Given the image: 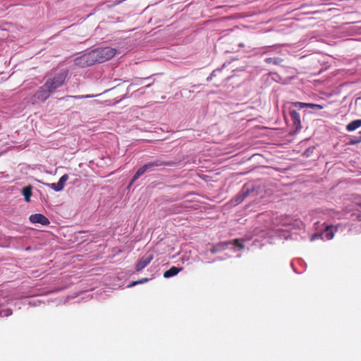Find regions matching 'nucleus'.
Returning a JSON list of instances; mask_svg holds the SVG:
<instances>
[{"label": "nucleus", "mask_w": 361, "mask_h": 361, "mask_svg": "<svg viewBox=\"0 0 361 361\" xmlns=\"http://www.w3.org/2000/svg\"><path fill=\"white\" fill-rule=\"evenodd\" d=\"M264 61L267 63H273L274 65H280L283 62V59L279 57L266 58Z\"/></svg>", "instance_id": "obj_16"}, {"label": "nucleus", "mask_w": 361, "mask_h": 361, "mask_svg": "<svg viewBox=\"0 0 361 361\" xmlns=\"http://www.w3.org/2000/svg\"><path fill=\"white\" fill-rule=\"evenodd\" d=\"M149 281V279H147V278H143V279H142L139 280V283H140V284H142V283H145V282H147V281Z\"/></svg>", "instance_id": "obj_27"}, {"label": "nucleus", "mask_w": 361, "mask_h": 361, "mask_svg": "<svg viewBox=\"0 0 361 361\" xmlns=\"http://www.w3.org/2000/svg\"><path fill=\"white\" fill-rule=\"evenodd\" d=\"M177 164L178 163L176 161H165L163 157L157 158L156 159L145 164L137 171L131 179L128 188H129L133 184V183L135 182L145 173L155 171L156 167L175 166L177 165Z\"/></svg>", "instance_id": "obj_2"}, {"label": "nucleus", "mask_w": 361, "mask_h": 361, "mask_svg": "<svg viewBox=\"0 0 361 361\" xmlns=\"http://www.w3.org/2000/svg\"><path fill=\"white\" fill-rule=\"evenodd\" d=\"M94 64L103 63L111 59L116 54V49L106 47H101L90 51Z\"/></svg>", "instance_id": "obj_3"}, {"label": "nucleus", "mask_w": 361, "mask_h": 361, "mask_svg": "<svg viewBox=\"0 0 361 361\" xmlns=\"http://www.w3.org/2000/svg\"><path fill=\"white\" fill-rule=\"evenodd\" d=\"M292 106L298 108V109H302V108H310L313 111H319L322 109L324 107L323 106L320 104H312V103H305V102H296L292 103Z\"/></svg>", "instance_id": "obj_10"}, {"label": "nucleus", "mask_w": 361, "mask_h": 361, "mask_svg": "<svg viewBox=\"0 0 361 361\" xmlns=\"http://www.w3.org/2000/svg\"><path fill=\"white\" fill-rule=\"evenodd\" d=\"M28 304L30 305L35 306V305L39 304V300H37V301H36V300H30V301H29Z\"/></svg>", "instance_id": "obj_25"}, {"label": "nucleus", "mask_w": 361, "mask_h": 361, "mask_svg": "<svg viewBox=\"0 0 361 361\" xmlns=\"http://www.w3.org/2000/svg\"><path fill=\"white\" fill-rule=\"evenodd\" d=\"M222 68H216L215 70H214L212 73L210 75H212V76L215 77L216 75V73L218 72H220L221 71Z\"/></svg>", "instance_id": "obj_24"}, {"label": "nucleus", "mask_w": 361, "mask_h": 361, "mask_svg": "<svg viewBox=\"0 0 361 361\" xmlns=\"http://www.w3.org/2000/svg\"><path fill=\"white\" fill-rule=\"evenodd\" d=\"M32 187L30 185L25 186L22 189V194L23 195L25 200L27 202H29L30 201V197L32 195Z\"/></svg>", "instance_id": "obj_15"}, {"label": "nucleus", "mask_w": 361, "mask_h": 361, "mask_svg": "<svg viewBox=\"0 0 361 361\" xmlns=\"http://www.w3.org/2000/svg\"><path fill=\"white\" fill-rule=\"evenodd\" d=\"M280 47V45L276 44V45H274V46L268 47H267V48H266V49H267V50H266V51H264V53H267V52H268V51H271V50H273V49H274L275 48H276V47Z\"/></svg>", "instance_id": "obj_22"}, {"label": "nucleus", "mask_w": 361, "mask_h": 361, "mask_svg": "<svg viewBox=\"0 0 361 361\" xmlns=\"http://www.w3.org/2000/svg\"><path fill=\"white\" fill-rule=\"evenodd\" d=\"M152 86V84H148L145 86H144V87H145V90H147V88L150 87Z\"/></svg>", "instance_id": "obj_29"}, {"label": "nucleus", "mask_w": 361, "mask_h": 361, "mask_svg": "<svg viewBox=\"0 0 361 361\" xmlns=\"http://www.w3.org/2000/svg\"><path fill=\"white\" fill-rule=\"evenodd\" d=\"M12 310L11 309H4L0 310V317H8L11 315Z\"/></svg>", "instance_id": "obj_18"}, {"label": "nucleus", "mask_w": 361, "mask_h": 361, "mask_svg": "<svg viewBox=\"0 0 361 361\" xmlns=\"http://www.w3.org/2000/svg\"><path fill=\"white\" fill-rule=\"evenodd\" d=\"M182 269V267H171L169 270L164 273V277L168 279L174 276L177 275Z\"/></svg>", "instance_id": "obj_13"}, {"label": "nucleus", "mask_w": 361, "mask_h": 361, "mask_svg": "<svg viewBox=\"0 0 361 361\" xmlns=\"http://www.w3.org/2000/svg\"><path fill=\"white\" fill-rule=\"evenodd\" d=\"M68 178V174H63L57 183L49 184V186L56 192L61 191L64 188L65 183Z\"/></svg>", "instance_id": "obj_9"}, {"label": "nucleus", "mask_w": 361, "mask_h": 361, "mask_svg": "<svg viewBox=\"0 0 361 361\" xmlns=\"http://www.w3.org/2000/svg\"><path fill=\"white\" fill-rule=\"evenodd\" d=\"M154 255L151 252H147L136 264L135 269L140 271L145 269L153 259Z\"/></svg>", "instance_id": "obj_7"}, {"label": "nucleus", "mask_w": 361, "mask_h": 361, "mask_svg": "<svg viewBox=\"0 0 361 361\" xmlns=\"http://www.w3.org/2000/svg\"><path fill=\"white\" fill-rule=\"evenodd\" d=\"M147 79V78H146ZM145 80V78H139L137 80V82L135 84H130L128 89H130L133 85H141L143 82V80Z\"/></svg>", "instance_id": "obj_21"}, {"label": "nucleus", "mask_w": 361, "mask_h": 361, "mask_svg": "<svg viewBox=\"0 0 361 361\" xmlns=\"http://www.w3.org/2000/svg\"><path fill=\"white\" fill-rule=\"evenodd\" d=\"M74 63L80 67H86L94 65L93 59L90 51L85 53L80 56L76 57L74 59Z\"/></svg>", "instance_id": "obj_6"}, {"label": "nucleus", "mask_w": 361, "mask_h": 361, "mask_svg": "<svg viewBox=\"0 0 361 361\" xmlns=\"http://www.w3.org/2000/svg\"><path fill=\"white\" fill-rule=\"evenodd\" d=\"M334 228L333 226H328L326 227V229L322 232V235L323 236V240H331L334 236Z\"/></svg>", "instance_id": "obj_12"}, {"label": "nucleus", "mask_w": 361, "mask_h": 361, "mask_svg": "<svg viewBox=\"0 0 361 361\" xmlns=\"http://www.w3.org/2000/svg\"><path fill=\"white\" fill-rule=\"evenodd\" d=\"M94 97V95H90V94H87V95H78V96H68V97H73L74 99H84V98H90V97Z\"/></svg>", "instance_id": "obj_20"}, {"label": "nucleus", "mask_w": 361, "mask_h": 361, "mask_svg": "<svg viewBox=\"0 0 361 361\" xmlns=\"http://www.w3.org/2000/svg\"><path fill=\"white\" fill-rule=\"evenodd\" d=\"M317 239H322L323 240V236L322 235V233H317L312 235L310 238L311 241H314Z\"/></svg>", "instance_id": "obj_19"}, {"label": "nucleus", "mask_w": 361, "mask_h": 361, "mask_svg": "<svg viewBox=\"0 0 361 361\" xmlns=\"http://www.w3.org/2000/svg\"><path fill=\"white\" fill-rule=\"evenodd\" d=\"M254 192V187H250L247 185H244L241 190L231 200L232 205L236 206L242 203L244 200Z\"/></svg>", "instance_id": "obj_5"}, {"label": "nucleus", "mask_w": 361, "mask_h": 361, "mask_svg": "<svg viewBox=\"0 0 361 361\" xmlns=\"http://www.w3.org/2000/svg\"><path fill=\"white\" fill-rule=\"evenodd\" d=\"M137 284H140V283H139V281H133V282H132L130 284H129V285L128 286V287H129V288H130V287H133V286H136V285H137Z\"/></svg>", "instance_id": "obj_26"}, {"label": "nucleus", "mask_w": 361, "mask_h": 361, "mask_svg": "<svg viewBox=\"0 0 361 361\" xmlns=\"http://www.w3.org/2000/svg\"><path fill=\"white\" fill-rule=\"evenodd\" d=\"M217 259H219V260H222V259H223V258H221V257H218V258H217Z\"/></svg>", "instance_id": "obj_30"}, {"label": "nucleus", "mask_w": 361, "mask_h": 361, "mask_svg": "<svg viewBox=\"0 0 361 361\" xmlns=\"http://www.w3.org/2000/svg\"><path fill=\"white\" fill-rule=\"evenodd\" d=\"M29 219L32 224H40L43 226H47L50 223L48 218L42 214H32L30 216Z\"/></svg>", "instance_id": "obj_8"}, {"label": "nucleus", "mask_w": 361, "mask_h": 361, "mask_svg": "<svg viewBox=\"0 0 361 361\" xmlns=\"http://www.w3.org/2000/svg\"><path fill=\"white\" fill-rule=\"evenodd\" d=\"M212 78H213V76H212V75H210L209 77H207V80L210 81L212 80Z\"/></svg>", "instance_id": "obj_28"}, {"label": "nucleus", "mask_w": 361, "mask_h": 361, "mask_svg": "<svg viewBox=\"0 0 361 361\" xmlns=\"http://www.w3.org/2000/svg\"><path fill=\"white\" fill-rule=\"evenodd\" d=\"M54 290H51V291H48L47 293H53Z\"/></svg>", "instance_id": "obj_31"}, {"label": "nucleus", "mask_w": 361, "mask_h": 361, "mask_svg": "<svg viewBox=\"0 0 361 361\" xmlns=\"http://www.w3.org/2000/svg\"><path fill=\"white\" fill-rule=\"evenodd\" d=\"M360 127H361V119H357L350 122L346 126V130L351 132L355 130Z\"/></svg>", "instance_id": "obj_14"}, {"label": "nucleus", "mask_w": 361, "mask_h": 361, "mask_svg": "<svg viewBox=\"0 0 361 361\" xmlns=\"http://www.w3.org/2000/svg\"><path fill=\"white\" fill-rule=\"evenodd\" d=\"M66 77L67 73L65 71L51 75L44 84L31 97L30 102L34 104L47 100L51 94L63 85Z\"/></svg>", "instance_id": "obj_1"}, {"label": "nucleus", "mask_w": 361, "mask_h": 361, "mask_svg": "<svg viewBox=\"0 0 361 361\" xmlns=\"http://www.w3.org/2000/svg\"><path fill=\"white\" fill-rule=\"evenodd\" d=\"M145 91H146L145 87H142L139 88L138 90H137L136 91H135L134 92H133L131 96L137 97L139 95H142V94H145Z\"/></svg>", "instance_id": "obj_17"}, {"label": "nucleus", "mask_w": 361, "mask_h": 361, "mask_svg": "<svg viewBox=\"0 0 361 361\" xmlns=\"http://www.w3.org/2000/svg\"><path fill=\"white\" fill-rule=\"evenodd\" d=\"M360 142H361V134H360V137H359L358 139L353 140L350 141V144H352V145H355V144H357V143H360Z\"/></svg>", "instance_id": "obj_23"}, {"label": "nucleus", "mask_w": 361, "mask_h": 361, "mask_svg": "<svg viewBox=\"0 0 361 361\" xmlns=\"http://www.w3.org/2000/svg\"><path fill=\"white\" fill-rule=\"evenodd\" d=\"M360 133V134H361V130L360 131V133Z\"/></svg>", "instance_id": "obj_32"}, {"label": "nucleus", "mask_w": 361, "mask_h": 361, "mask_svg": "<svg viewBox=\"0 0 361 361\" xmlns=\"http://www.w3.org/2000/svg\"><path fill=\"white\" fill-rule=\"evenodd\" d=\"M229 246H231L232 249L234 251L240 250L244 248V245L243 244V240L236 239L234 241H225L219 243L214 245H213L212 248L210 250L211 252L213 254L220 252L221 251L225 250L228 248Z\"/></svg>", "instance_id": "obj_4"}, {"label": "nucleus", "mask_w": 361, "mask_h": 361, "mask_svg": "<svg viewBox=\"0 0 361 361\" xmlns=\"http://www.w3.org/2000/svg\"><path fill=\"white\" fill-rule=\"evenodd\" d=\"M290 116L293 122V126L297 130L301 129V121H300V116L298 112L295 110L290 111Z\"/></svg>", "instance_id": "obj_11"}]
</instances>
